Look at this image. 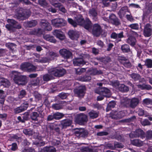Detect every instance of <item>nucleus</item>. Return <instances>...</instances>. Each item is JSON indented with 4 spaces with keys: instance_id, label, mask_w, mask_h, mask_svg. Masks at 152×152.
I'll return each instance as SVG.
<instances>
[{
    "instance_id": "obj_3",
    "label": "nucleus",
    "mask_w": 152,
    "mask_h": 152,
    "mask_svg": "<svg viewBox=\"0 0 152 152\" xmlns=\"http://www.w3.org/2000/svg\"><path fill=\"white\" fill-rule=\"evenodd\" d=\"M7 21L9 24H6L5 27L10 31H14L16 29H19L21 28V26L20 24L18 23L14 20L9 19H7Z\"/></svg>"
},
{
    "instance_id": "obj_11",
    "label": "nucleus",
    "mask_w": 152,
    "mask_h": 152,
    "mask_svg": "<svg viewBox=\"0 0 152 152\" xmlns=\"http://www.w3.org/2000/svg\"><path fill=\"white\" fill-rule=\"evenodd\" d=\"M124 37V32L123 31H121L118 33L113 32L110 35L111 38L115 39L117 43H118L119 42L121 41V39Z\"/></svg>"
},
{
    "instance_id": "obj_39",
    "label": "nucleus",
    "mask_w": 152,
    "mask_h": 152,
    "mask_svg": "<svg viewBox=\"0 0 152 152\" xmlns=\"http://www.w3.org/2000/svg\"><path fill=\"white\" fill-rule=\"evenodd\" d=\"M121 49L124 53H129L131 52V50L129 45L125 44L122 45L121 47Z\"/></svg>"
},
{
    "instance_id": "obj_53",
    "label": "nucleus",
    "mask_w": 152,
    "mask_h": 152,
    "mask_svg": "<svg viewBox=\"0 0 152 152\" xmlns=\"http://www.w3.org/2000/svg\"><path fill=\"white\" fill-rule=\"evenodd\" d=\"M56 7L58 8L59 10L64 13H65L67 12L66 10L61 3H59Z\"/></svg>"
},
{
    "instance_id": "obj_57",
    "label": "nucleus",
    "mask_w": 152,
    "mask_h": 152,
    "mask_svg": "<svg viewBox=\"0 0 152 152\" xmlns=\"http://www.w3.org/2000/svg\"><path fill=\"white\" fill-rule=\"evenodd\" d=\"M36 69L37 68L35 66L30 63L27 72H35L36 71Z\"/></svg>"
},
{
    "instance_id": "obj_37",
    "label": "nucleus",
    "mask_w": 152,
    "mask_h": 152,
    "mask_svg": "<svg viewBox=\"0 0 152 152\" xmlns=\"http://www.w3.org/2000/svg\"><path fill=\"white\" fill-rule=\"evenodd\" d=\"M37 24V22L36 20H31L25 23L26 25L29 28H32L35 26Z\"/></svg>"
},
{
    "instance_id": "obj_28",
    "label": "nucleus",
    "mask_w": 152,
    "mask_h": 152,
    "mask_svg": "<svg viewBox=\"0 0 152 152\" xmlns=\"http://www.w3.org/2000/svg\"><path fill=\"white\" fill-rule=\"evenodd\" d=\"M56 150L53 146H46L43 147L39 152H56Z\"/></svg>"
},
{
    "instance_id": "obj_59",
    "label": "nucleus",
    "mask_w": 152,
    "mask_h": 152,
    "mask_svg": "<svg viewBox=\"0 0 152 152\" xmlns=\"http://www.w3.org/2000/svg\"><path fill=\"white\" fill-rule=\"evenodd\" d=\"M139 25L137 23H133L129 25L128 27L131 29L134 30H138L139 28Z\"/></svg>"
},
{
    "instance_id": "obj_47",
    "label": "nucleus",
    "mask_w": 152,
    "mask_h": 152,
    "mask_svg": "<svg viewBox=\"0 0 152 152\" xmlns=\"http://www.w3.org/2000/svg\"><path fill=\"white\" fill-rule=\"evenodd\" d=\"M136 118V117L135 116H133L129 118L122 120H121V122L126 123H130L134 121Z\"/></svg>"
},
{
    "instance_id": "obj_60",
    "label": "nucleus",
    "mask_w": 152,
    "mask_h": 152,
    "mask_svg": "<svg viewBox=\"0 0 152 152\" xmlns=\"http://www.w3.org/2000/svg\"><path fill=\"white\" fill-rule=\"evenodd\" d=\"M80 150L82 152H94L92 149L87 147H83L81 148Z\"/></svg>"
},
{
    "instance_id": "obj_8",
    "label": "nucleus",
    "mask_w": 152,
    "mask_h": 152,
    "mask_svg": "<svg viewBox=\"0 0 152 152\" xmlns=\"http://www.w3.org/2000/svg\"><path fill=\"white\" fill-rule=\"evenodd\" d=\"M143 34L145 37H149L152 34V26L148 23L144 26Z\"/></svg>"
},
{
    "instance_id": "obj_52",
    "label": "nucleus",
    "mask_w": 152,
    "mask_h": 152,
    "mask_svg": "<svg viewBox=\"0 0 152 152\" xmlns=\"http://www.w3.org/2000/svg\"><path fill=\"white\" fill-rule=\"evenodd\" d=\"M55 119L58 120L64 116V114L62 113L57 112L54 113Z\"/></svg>"
},
{
    "instance_id": "obj_38",
    "label": "nucleus",
    "mask_w": 152,
    "mask_h": 152,
    "mask_svg": "<svg viewBox=\"0 0 152 152\" xmlns=\"http://www.w3.org/2000/svg\"><path fill=\"white\" fill-rule=\"evenodd\" d=\"M131 143L133 145L138 146L140 147L143 145V142L139 139H134L131 140Z\"/></svg>"
},
{
    "instance_id": "obj_49",
    "label": "nucleus",
    "mask_w": 152,
    "mask_h": 152,
    "mask_svg": "<svg viewBox=\"0 0 152 152\" xmlns=\"http://www.w3.org/2000/svg\"><path fill=\"white\" fill-rule=\"evenodd\" d=\"M6 47L13 51L16 48V45L14 43L9 42L6 44Z\"/></svg>"
},
{
    "instance_id": "obj_7",
    "label": "nucleus",
    "mask_w": 152,
    "mask_h": 152,
    "mask_svg": "<svg viewBox=\"0 0 152 152\" xmlns=\"http://www.w3.org/2000/svg\"><path fill=\"white\" fill-rule=\"evenodd\" d=\"M125 115L123 111L118 112L116 110H113L110 114V117L113 119H118L123 117Z\"/></svg>"
},
{
    "instance_id": "obj_56",
    "label": "nucleus",
    "mask_w": 152,
    "mask_h": 152,
    "mask_svg": "<svg viewBox=\"0 0 152 152\" xmlns=\"http://www.w3.org/2000/svg\"><path fill=\"white\" fill-rule=\"evenodd\" d=\"M86 71V68H79L75 69L76 73L77 75H81Z\"/></svg>"
},
{
    "instance_id": "obj_51",
    "label": "nucleus",
    "mask_w": 152,
    "mask_h": 152,
    "mask_svg": "<svg viewBox=\"0 0 152 152\" xmlns=\"http://www.w3.org/2000/svg\"><path fill=\"white\" fill-rule=\"evenodd\" d=\"M67 20L68 23L74 27H76L78 25L76 20H74L72 18H68Z\"/></svg>"
},
{
    "instance_id": "obj_32",
    "label": "nucleus",
    "mask_w": 152,
    "mask_h": 152,
    "mask_svg": "<svg viewBox=\"0 0 152 152\" xmlns=\"http://www.w3.org/2000/svg\"><path fill=\"white\" fill-rule=\"evenodd\" d=\"M75 20L78 25L82 26L85 22V21L83 16L81 15H78L75 17Z\"/></svg>"
},
{
    "instance_id": "obj_40",
    "label": "nucleus",
    "mask_w": 152,
    "mask_h": 152,
    "mask_svg": "<svg viewBox=\"0 0 152 152\" xmlns=\"http://www.w3.org/2000/svg\"><path fill=\"white\" fill-rule=\"evenodd\" d=\"M118 89L119 91L122 92H126L128 91L129 90V88L126 86L124 84H121L119 85Z\"/></svg>"
},
{
    "instance_id": "obj_21",
    "label": "nucleus",
    "mask_w": 152,
    "mask_h": 152,
    "mask_svg": "<svg viewBox=\"0 0 152 152\" xmlns=\"http://www.w3.org/2000/svg\"><path fill=\"white\" fill-rule=\"evenodd\" d=\"M66 104V103L65 102H59L58 103L53 104L52 106V107L55 110H58L62 109Z\"/></svg>"
},
{
    "instance_id": "obj_55",
    "label": "nucleus",
    "mask_w": 152,
    "mask_h": 152,
    "mask_svg": "<svg viewBox=\"0 0 152 152\" xmlns=\"http://www.w3.org/2000/svg\"><path fill=\"white\" fill-rule=\"evenodd\" d=\"M23 132L25 134L28 136L32 135L34 133V132L30 129H24Z\"/></svg>"
},
{
    "instance_id": "obj_12",
    "label": "nucleus",
    "mask_w": 152,
    "mask_h": 152,
    "mask_svg": "<svg viewBox=\"0 0 152 152\" xmlns=\"http://www.w3.org/2000/svg\"><path fill=\"white\" fill-rule=\"evenodd\" d=\"M110 22L113 25L116 26L120 25L121 23L120 20L114 14H111L109 16Z\"/></svg>"
},
{
    "instance_id": "obj_61",
    "label": "nucleus",
    "mask_w": 152,
    "mask_h": 152,
    "mask_svg": "<svg viewBox=\"0 0 152 152\" xmlns=\"http://www.w3.org/2000/svg\"><path fill=\"white\" fill-rule=\"evenodd\" d=\"M118 60L120 63L123 64L128 60L126 57L124 56H119L118 58Z\"/></svg>"
},
{
    "instance_id": "obj_22",
    "label": "nucleus",
    "mask_w": 152,
    "mask_h": 152,
    "mask_svg": "<svg viewBox=\"0 0 152 152\" xmlns=\"http://www.w3.org/2000/svg\"><path fill=\"white\" fill-rule=\"evenodd\" d=\"M81 26H83L85 29L88 31H91L92 24L89 19L87 18L86 19L83 25Z\"/></svg>"
},
{
    "instance_id": "obj_26",
    "label": "nucleus",
    "mask_w": 152,
    "mask_h": 152,
    "mask_svg": "<svg viewBox=\"0 0 152 152\" xmlns=\"http://www.w3.org/2000/svg\"><path fill=\"white\" fill-rule=\"evenodd\" d=\"M43 33V30L40 28L34 29L30 31L29 32L30 34L38 36H40Z\"/></svg>"
},
{
    "instance_id": "obj_35",
    "label": "nucleus",
    "mask_w": 152,
    "mask_h": 152,
    "mask_svg": "<svg viewBox=\"0 0 152 152\" xmlns=\"http://www.w3.org/2000/svg\"><path fill=\"white\" fill-rule=\"evenodd\" d=\"M6 96L4 91L2 89H0V103L2 105L4 104Z\"/></svg>"
},
{
    "instance_id": "obj_4",
    "label": "nucleus",
    "mask_w": 152,
    "mask_h": 152,
    "mask_svg": "<svg viewBox=\"0 0 152 152\" xmlns=\"http://www.w3.org/2000/svg\"><path fill=\"white\" fill-rule=\"evenodd\" d=\"M94 91L95 93L107 97H110L111 95L110 90L105 87H99L95 89Z\"/></svg>"
},
{
    "instance_id": "obj_17",
    "label": "nucleus",
    "mask_w": 152,
    "mask_h": 152,
    "mask_svg": "<svg viewBox=\"0 0 152 152\" xmlns=\"http://www.w3.org/2000/svg\"><path fill=\"white\" fill-rule=\"evenodd\" d=\"M75 134L77 137H87L88 132L84 129H80L75 132Z\"/></svg>"
},
{
    "instance_id": "obj_45",
    "label": "nucleus",
    "mask_w": 152,
    "mask_h": 152,
    "mask_svg": "<svg viewBox=\"0 0 152 152\" xmlns=\"http://www.w3.org/2000/svg\"><path fill=\"white\" fill-rule=\"evenodd\" d=\"M91 77L90 76L85 75L79 77V80L81 81H88L91 80Z\"/></svg>"
},
{
    "instance_id": "obj_13",
    "label": "nucleus",
    "mask_w": 152,
    "mask_h": 152,
    "mask_svg": "<svg viewBox=\"0 0 152 152\" xmlns=\"http://www.w3.org/2000/svg\"><path fill=\"white\" fill-rule=\"evenodd\" d=\"M129 136L130 137H134L143 138L145 137V134L142 130L140 129H138L130 134Z\"/></svg>"
},
{
    "instance_id": "obj_64",
    "label": "nucleus",
    "mask_w": 152,
    "mask_h": 152,
    "mask_svg": "<svg viewBox=\"0 0 152 152\" xmlns=\"http://www.w3.org/2000/svg\"><path fill=\"white\" fill-rule=\"evenodd\" d=\"M29 115L30 114L29 112H26L23 115L22 118H23V120H24L25 121H28L29 120Z\"/></svg>"
},
{
    "instance_id": "obj_41",
    "label": "nucleus",
    "mask_w": 152,
    "mask_h": 152,
    "mask_svg": "<svg viewBox=\"0 0 152 152\" xmlns=\"http://www.w3.org/2000/svg\"><path fill=\"white\" fill-rule=\"evenodd\" d=\"M116 105L115 101H113L110 102L107 104V106L106 109V111L108 112L114 108Z\"/></svg>"
},
{
    "instance_id": "obj_30",
    "label": "nucleus",
    "mask_w": 152,
    "mask_h": 152,
    "mask_svg": "<svg viewBox=\"0 0 152 152\" xmlns=\"http://www.w3.org/2000/svg\"><path fill=\"white\" fill-rule=\"evenodd\" d=\"M1 86H3L4 87H8L10 85L9 81L7 79L4 78H0Z\"/></svg>"
},
{
    "instance_id": "obj_44",
    "label": "nucleus",
    "mask_w": 152,
    "mask_h": 152,
    "mask_svg": "<svg viewBox=\"0 0 152 152\" xmlns=\"http://www.w3.org/2000/svg\"><path fill=\"white\" fill-rule=\"evenodd\" d=\"M90 74L93 75H101L103 73L102 72L101 70H98L96 69H94L90 71Z\"/></svg>"
},
{
    "instance_id": "obj_20",
    "label": "nucleus",
    "mask_w": 152,
    "mask_h": 152,
    "mask_svg": "<svg viewBox=\"0 0 152 152\" xmlns=\"http://www.w3.org/2000/svg\"><path fill=\"white\" fill-rule=\"evenodd\" d=\"M40 25L41 27L44 28V30L50 31L52 30V27L50 24L46 20H42L40 22Z\"/></svg>"
},
{
    "instance_id": "obj_42",
    "label": "nucleus",
    "mask_w": 152,
    "mask_h": 152,
    "mask_svg": "<svg viewBox=\"0 0 152 152\" xmlns=\"http://www.w3.org/2000/svg\"><path fill=\"white\" fill-rule=\"evenodd\" d=\"M39 117V115L37 112H33L30 115L31 119L35 121H38V118Z\"/></svg>"
},
{
    "instance_id": "obj_58",
    "label": "nucleus",
    "mask_w": 152,
    "mask_h": 152,
    "mask_svg": "<svg viewBox=\"0 0 152 152\" xmlns=\"http://www.w3.org/2000/svg\"><path fill=\"white\" fill-rule=\"evenodd\" d=\"M34 96L35 99L38 101L41 100L42 98V95L37 91L34 92Z\"/></svg>"
},
{
    "instance_id": "obj_25",
    "label": "nucleus",
    "mask_w": 152,
    "mask_h": 152,
    "mask_svg": "<svg viewBox=\"0 0 152 152\" xmlns=\"http://www.w3.org/2000/svg\"><path fill=\"white\" fill-rule=\"evenodd\" d=\"M28 104H23L20 107H18L14 110V113L15 114L20 113L26 110L28 107Z\"/></svg>"
},
{
    "instance_id": "obj_36",
    "label": "nucleus",
    "mask_w": 152,
    "mask_h": 152,
    "mask_svg": "<svg viewBox=\"0 0 152 152\" xmlns=\"http://www.w3.org/2000/svg\"><path fill=\"white\" fill-rule=\"evenodd\" d=\"M130 99L126 98L122 99L121 100V104L125 107H127L129 106Z\"/></svg>"
},
{
    "instance_id": "obj_6",
    "label": "nucleus",
    "mask_w": 152,
    "mask_h": 152,
    "mask_svg": "<svg viewBox=\"0 0 152 152\" xmlns=\"http://www.w3.org/2000/svg\"><path fill=\"white\" fill-rule=\"evenodd\" d=\"M52 24L56 27H60L66 25V21L63 18H56L51 20Z\"/></svg>"
},
{
    "instance_id": "obj_31",
    "label": "nucleus",
    "mask_w": 152,
    "mask_h": 152,
    "mask_svg": "<svg viewBox=\"0 0 152 152\" xmlns=\"http://www.w3.org/2000/svg\"><path fill=\"white\" fill-rule=\"evenodd\" d=\"M44 83L41 77H38L36 80L31 82V85L32 86H36L39 84H42Z\"/></svg>"
},
{
    "instance_id": "obj_5",
    "label": "nucleus",
    "mask_w": 152,
    "mask_h": 152,
    "mask_svg": "<svg viewBox=\"0 0 152 152\" xmlns=\"http://www.w3.org/2000/svg\"><path fill=\"white\" fill-rule=\"evenodd\" d=\"M26 11L22 8H20L18 11V12L14 16L15 18L18 19H24L27 16H29L30 15V12H28V14L26 13Z\"/></svg>"
},
{
    "instance_id": "obj_33",
    "label": "nucleus",
    "mask_w": 152,
    "mask_h": 152,
    "mask_svg": "<svg viewBox=\"0 0 152 152\" xmlns=\"http://www.w3.org/2000/svg\"><path fill=\"white\" fill-rule=\"evenodd\" d=\"M126 42L131 46H134L135 45L136 40L134 37L130 36L126 39Z\"/></svg>"
},
{
    "instance_id": "obj_19",
    "label": "nucleus",
    "mask_w": 152,
    "mask_h": 152,
    "mask_svg": "<svg viewBox=\"0 0 152 152\" xmlns=\"http://www.w3.org/2000/svg\"><path fill=\"white\" fill-rule=\"evenodd\" d=\"M60 54L65 58H69L72 56V54L69 51L65 49H63L59 50Z\"/></svg>"
},
{
    "instance_id": "obj_9",
    "label": "nucleus",
    "mask_w": 152,
    "mask_h": 152,
    "mask_svg": "<svg viewBox=\"0 0 152 152\" xmlns=\"http://www.w3.org/2000/svg\"><path fill=\"white\" fill-rule=\"evenodd\" d=\"M88 121L87 116L84 114L80 113L77 115L76 121L80 125H83Z\"/></svg>"
},
{
    "instance_id": "obj_27",
    "label": "nucleus",
    "mask_w": 152,
    "mask_h": 152,
    "mask_svg": "<svg viewBox=\"0 0 152 152\" xmlns=\"http://www.w3.org/2000/svg\"><path fill=\"white\" fill-rule=\"evenodd\" d=\"M68 34L70 38L72 39H76L79 37L78 32L76 31H70L68 32Z\"/></svg>"
},
{
    "instance_id": "obj_15",
    "label": "nucleus",
    "mask_w": 152,
    "mask_h": 152,
    "mask_svg": "<svg viewBox=\"0 0 152 152\" xmlns=\"http://www.w3.org/2000/svg\"><path fill=\"white\" fill-rule=\"evenodd\" d=\"M89 14L90 17L92 18V20L96 21L98 20L97 11L96 9L92 8L89 10Z\"/></svg>"
},
{
    "instance_id": "obj_50",
    "label": "nucleus",
    "mask_w": 152,
    "mask_h": 152,
    "mask_svg": "<svg viewBox=\"0 0 152 152\" xmlns=\"http://www.w3.org/2000/svg\"><path fill=\"white\" fill-rule=\"evenodd\" d=\"M145 65L148 68H152V60L151 59H147L145 61Z\"/></svg>"
},
{
    "instance_id": "obj_14",
    "label": "nucleus",
    "mask_w": 152,
    "mask_h": 152,
    "mask_svg": "<svg viewBox=\"0 0 152 152\" xmlns=\"http://www.w3.org/2000/svg\"><path fill=\"white\" fill-rule=\"evenodd\" d=\"M86 90L84 86H80L78 88L75 89L74 90V93L79 97H83L84 95V91Z\"/></svg>"
},
{
    "instance_id": "obj_24",
    "label": "nucleus",
    "mask_w": 152,
    "mask_h": 152,
    "mask_svg": "<svg viewBox=\"0 0 152 152\" xmlns=\"http://www.w3.org/2000/svg\"><path fill=\"white\" fill-rule=\"evenodd\" d=\"M129 11L127 6L122 7L118 12V14L120 18L122 19L127 12H129Z\"/></svg>"
},
{
    "instance_id": "obj_54",
    "label": "nucleus",
    "mask_w": 152,
    "mask_h": 152,
    "mask_svg": "<svg viewBox=\"0 0 152 152\" xmlns=\"http://www.w3.org/2000/svg\"><path fill=\"white\" fill-rule=\"evenodd\" d=\"M142 104L146 105H152V99L148 98L144 99L142 101Z\"/></svg>"
},
{
    "instance_id": "obj_48",
    "label": "nucleus",
    "mask_w": 152,
    "mask_h": 152,
    "mask_svg": "<svg viewBox=\"0 0 152 152\" xmlns=\"http://www.w3.org/2000/svg\"><path fill=\"white\" fill-rule=\"evenodd\" d=\"M88 114L90 118L92 119L96 118L98 116V113L94 111H91Z\"/></svg>"
},
{
    "instance_id": "obj_63",
    "label": "nucleus",
    "mask_w": 152,
    "mask_h": 152,
    "mask_svg": "<svg viewBox=\"0 0 152 152\" xmlns=\"http://www.w3.org/2000/svg\"><path fill=\"white\" fill-rule=\"evenodd\" d=\"M38 3L42 7H46L48 5V3L46 0H38Z\"/></svg>"
},
{
    "instance_id": "obj_29",
    "label": "nucleus",
    "mask_w": 152,
    "mask_h": 152,
    "mask_svg": "<svg viewBox=\"0 0 152 152\" xmlns=\"http://www.w3.org/2000/svg\"><path fill=\"white\" fill-rule=\"evenodd\" d=\"M139 101L137 98H133L130 101V107L132 108H135L138 104Z\"/></svg>"
},
{
    "instance_id": "obj_23",
    "label": "nucleus",
    "mask_w": 152,
    "mask_h": 152,
    "mask_svg": "<svg viewBox=\"0 0 152 152\" xmlns=\"http://www.w3.org/2000/svg\"><path fill=\"white\" fill-rule=\"evenodd\" d=\"M72 123V121L69 119H64L61 121V124L59 126H61L62 129H65L67 127L70 126Z\"/></svg>"
},
{
    "instance_id": "obj_16",
    "label": "nucleus",
    "mask_w": 152,
    "mask_h": 152,
    "mask_svg": "<svg viewBox=\"0 0 152 152\" xmlns=\"http://www.w3.org/2000/svg\"><path fill=\"white\" fill-rule=\"evenodd\" d=\"M73 64L75 66H82L84 64H86L88 62L85 61L83 58H76L73 59L72 60Z\"/></svg>"
},
{
    "instance_id": "obj_46",
    "label": "nucleus",
    "mask_w": 152,
    "mask_h": 152,
    "mask_svg": "<svg viewBox=\"0 0 152 152\" xmlns=\"http://www.w3.org/2000/svg\"><path fill=\"white\" fill-rule=\"evenodd\" d=\"M27 94L25 90L22 89L20 91L18 94V98L19 99H21L25 97Z\"/></svg>"
},
{
    "instance_id": "obj_2",
    "label": "nucleus",
    "mask_w": 152,
    "mask_h": 152,
    "mask_svg": "<svg viewBox=\"0 0 152 152\" xmlns=\"http://www.w3.org/2000/svg\"><path fill=\"white\" fill-rule=\"evenodd\" d=\"M10 75L15 83L18 85H25L28 82V79L27 76L20 75L18 72L12 71Z\"/></svg>"
},
{
    "instance_id": "obj_10",
    "label": "nucleus",
    "mask_w": 152,
    "mask_h": 152,
    "mask_svg": "<svg viewBox=\"0 0 152 152\" xmlns=\"http://www.w3.org/2000/svg\"><path fill=\"white\" fill-rule=\"evenodd\" d=\"M102 31L101 26L97 24H95L93 26L92 33L95 36L97 37L99 36Z\"/></svg>"
},
{
    "instance_id": "obj_18",
    "label": "nucleus",
    "mask_w": 152,
    "mask_h": 152,
    "mask_svg": "<svg viewBox=\"0 0 152 152\" xmlns=\"http://www.w3.org/2000/svg\"><path fill=\"white\" fill-rule=\"evenodd\" d=\"M53 34L57 38L61 40L65 39V36L61 30H55L53 32Z\"/></svg>"
},
{
    "instance_id": "obj_62",
    "label": "nucleus",
    "mask_w": 152,
    "mask_h": 152,
    "mask_svg": "<svg viewBox=\"0 0 152 152\" xmlns=\"http://www.w3.org/2000/svg\"><path fill=\"white\" fill-rule=\"evenodd\" d=\"M151 12V10L148 9L146 11L144 12L142 16V20H144L145 18L147 17Z\"/></svg>"
},
{
    "instance_id": "obj_1",
    "label": "nucleus",
    "mask_w": 152,
    "mask_h": 152,
    "mask_svg": "<svg viewBox=\"0 0 152 152\" xmlns=\"http://www.w3.org/2000/svg\"><path fill=\"white\" fill-rule=\"evenodd\" d=\"M66 73L65 70L63 68H54L48 70L49 74L44 75L43 76V80L47 82L54 79L53 76L60 77L64 75Z\"/></svg>"
},
{
    "instance_id": "obj_43",
    "label": "nucleus",
    "mask_w": 152,
    "mask_h": 152,
    "mask_svg": "<svg viewBox=\"0 0 152 152\" xmlns=\"http://www.w3.org/2000/svg\"><path fill=\"white\" fill-rule=\"evenodd\" d=\"M30 64V63L28 62H24L22 64L20 65V69L22 70L27 72Z\"/></svg>"
},
{
    "instance_id": "obj_34",
    "label": "nucleus",
    "mask_w": 152,
    "mask_h": 152,
    "mask_svg": "<svg viewBox=\"0 0 152 152\" xmlns=\"http://www.w3.org/2000/svg\"><path fill=\"white\" fill-rule=\"evenodd\" d=\"M130 77L134 81H137L140 80L141 78L140 75L137 73H132L129 75Z\"/></svg>"
}]
</instances>
